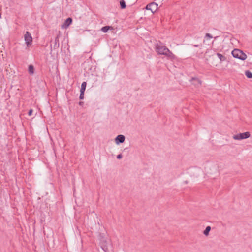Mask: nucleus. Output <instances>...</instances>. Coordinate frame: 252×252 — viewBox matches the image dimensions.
<instances>
[{"label":"nucleus","mask_w":252,"mask_h":252,"mask_svg":"<svg viewBox=\"0 0 252 252\" xmlns=\"http://www.w3.org/2000/svg\"><path fill=\"white\" fill-rule=\"evenodd\" d=\"M156 51L158 54L165 55L170 59L174 60L176 58V56L162 44H157Z\"/></svg>","instance_id":"1"},{"label":"nucleus","mask_w":252,"mask_h":252,"mask_svg":"<svg viewBox=\"0 0 252 252\" xmlns=\"http://www.w3.org/2000/svg\"><path fill=\"white\" fill-rule=\"evenodd\" d=\"M204 171L206 175L213 178L219 174L217 165L212 162L205 163L204 165Z\"/></svg>","instance_id":"2"},{"label":"nucleus","mask_w":252,"mask_h":252,"mask_svg":"<svg viewBox=\"0 0 252 252\" xmlns=\"http://www.w3.org/2000/svg\"><path fill=\"white\" fill-rule=\"evenodd\" d=\"M231 54L233 57L241 60H245L247 58V55L243 51L239 49H234L232 50Z\"/></svg>","instance_id":"3"},{"label":"nucleus","mask_w":252,"mask_h":252,"mask_svg":"<svg viewBox=\"0 0 252 252\" xmlns=\"http://www.w3.org/2000/svg\"><path fill=\"white\" fill-rule=\"evenodd\" d=\"M250 133L249 132H245L244 133H239L233 136L234 140H240L248 138L250 137Z\"/></svg>","instance_id":"4"},{"label":"nucleus","mask_w":252,"mask_h":252,"mask_svg":"<svg viewBox=\"0 0 252 252\" xmlns=\"http://www.w3.org/2000/svg\"><path fill=\"white\" fill-rule=\"evenodd\" d=\"M24 40L27 46L31 45L32 42V38L30 33L27 31L24 35Z\"/></svg>","instance_id":"5"},{"label":"nucleus","mask_w":252,"mask_h":252,"mask_svg":"<svg viewBox=\"0 0 252 252\" xmlns=\"http://www.w3.org/2000/svg\"><path fill=\"white\" fill-rule=\"evenodd\" d=\"M108 242L106 238L102 237L100 240V245L101 248L106 252L108 251Z\"/></svg>","instance_id":"6"},{"label":"nucleus","mask_w":252,"mask_h":252,"mask_svg":"<svg viewBox=\"0 0 252 252\" xmlns=\"http://www.w3.org/2000/svg\"><path fill=\"white\" fill-rule=\"evenodd\" d=\"M158 8V5L155 3L152 2L147 5L145 9L148 10H150L152 13L155 12Z\"/></svg>","instance_id":"7"},{"label":"nucleus","mask_w":252,"mask_h":252,"mask_svg":"<svg viewBox=\"0 0 252 252\" xmlns=\"http://www.w3.org/2000/svg\"><path fill=\"white\" fill-rule=\"evenodd\" d=\"M72 20L71 18H67L64 21V23L61 25L62 29H66L72 23Z\"/></svg>","instance_id":"8"},{"label":"nucleus","mask_w":252,"mask_h":252,"mask_svg":"<svg viewBox=\"0 0 252 252\" xmlns=\"http://www.w3.org/2000/svg\"><path fill=\"white\" fill-rule=\"evenodd\" d=\"M125 137L123 135H119L115 138V143L116 144L119 145L120 143H122L125 141Z\"/></svg>","instance_id":"9"},{"label":"nucleus","mask_w":252,"mask_h":252,"mask_svg":"<svg viewBox=\"0 0 252 252\" xmlns=\"http://www.w3.org/2000/svg\"><path fill=\"white\" fill-rule=\"evenodd\" d=\"M192 81H193V84L195 86H198L201 85V81L198 78H193Z\"/></svg>","instance_id":"10"},{"label":"nucleus","mask_w":252,"mask_h":252,"mask_svg":"<svg viewBox=\"0 0 252 252\" xmlns=\"http://www.w3.org/2000/svg\"><path fill=\"white\" fill-rule=\"evenodd\" d=\"M113 28L112 27H110V26H104V27H103L102 28H101V31L104 32V33H106L108 32V31L109 30V29H112Z\"/></svg>","instance_id":"11"},{"label":"nucleus","mask_w":252,"mask_h":252,"mask_svg":"<svg viewBox=\"0 0 252 252\" xmlns=\"http://www.w3.org/2000/svg\"><path fill=\"white\" fill-rule=\"evenodd\" d=\"M217 56L221 61H224L226 60V57L220 53H217Z\"/></svg>","instance_id":"12"},{"label":"nucleus","mask_w":252,"mask_h":252,"mask_svg":"<svg viewBox=\"0 0 252 252\" xmlns=\"http://www.w3.org/2000/svg\"><path fill=\"white\" fill-rule=\"evenodd\" d=\"M34 71V69L33 66L32 65H29V68H28L29 73L30 74H33Z\"/></svg>","instance_id":"13"},{"label":"nucleus","mask_w":252,"mask_h":252,"mask_svg":"<svg viewBox=\"0 0 252 252\" xmlns=\"http://www.w3.org/2000/svg\"><path fill=\"white\" fill-rule=\"evenodd\" d=\"M86 85H87V83L86 82H82V83L81 84V88L80 92H85Z\"/></svg>","instance_id":"14"},{"label":"nucleus","mask_w":252,"mask_h":252,"mask_svg":"<svg viewBox=\"0 0 252 252\" xmlns=\"http://www.w3.org/2000/svg\"><path fill=\"white\" fill-rule=\"evenodd\" d=\"M210 230H211V227L209 226H207L206 229H205V230L203 232V234L205 236H208Z\"/></svg>","instance_id":"15"},{"label":"nucleus","mask_w":252,"mask_h":252,"mask_svg":"<svg viewBox=\"0 0 252 252\" xmlns=\"http://www.w3.org/2000/svg\"><path fill=\"white\" fill-rule=\"evenodd\" d=\"M245 75L248 78H252V73L249 70L245 71Z\"/></svg>","instance_id":"16"},{"label":"nucleus","mask_w":252,"mask_h":252,"mask_svg":"<svg viewBox=\"0 0 252 252\" xmlns=\"http://www.w3.org/2000/svg\"><path fill=\"white\" fill-rule=\"evenodd\" d=\"M120 5H121V8H122V9H124L126 8V5L125 2L123 0H122L120 1Z\"/></svg>","instance_id":"17"},{"label":"nucleus","mask_w":252,"mask_h":252,"mask_svg":"<svg viewBox=\"0 0 252 252\" xmlns=\"http://www.w3.org/2000/svg\"><path fill=\"white\" fill-rule=\"evenodd\" d=\"M205 37L207 38L208 39H210L213 38L212 36L210 33H206L205 35Z\"/></svg>","instance_id":"18"},{"label":"nucleus","mask_w":252,"mask_h":252,"mask_svg":"<svg viewBox=\"0 0 252 252\" xmlns=\"http://www.w3.org/2000/svg\"><path fill=\"white\" fill-rule=\"evenodd\" d=\"M84 92H80L79 98L80 99H83L84 98Z\"/></svg>","instance_id":"19"},{"label":"nucleus","mask_w":252,"mask_h":252,"mask_svg":"<svg viewBox=\"0 0 252 252\" xmlns=\"http://www.w3.org/2000/svg\"><path fill=\"white\" fill-rule=\"evenodd\" d=\"M122 158V155L121 154H119L118 155H117V158L119 159H121Z\"/></svg>","instance_id":"20"},{"label":"nucleus","mask_w":252,"mask_h":252,"mask_svg":"<svg viewBox=\"0 0 252 252\" xmlns=\"http://www.w3.org/2000/svg\"><path fill=\"white\" fill-rule=\"evenodd\" d=\"M32 113V109L30 110L29 112H28V115L29 116H31Z\"/></svg>","instance_id":"21"},{"label":"nucleus","mask_w":252,"mask_h":252,"mask_svg":"<svg viewBox=\"0 0 252 252\" xmlns=\"http://www.w3.org/2000/svg\"><path fill=\"white\" fill-rule=\"evenodd\" d=\"M250 60L252 62V55H251V56L250 57Z\"/></svg>","instance_id":"22"},{"label":"nucleus","mask_w":252,"mask_h":252,"mask_svg":"<svg viewBox=\"0 0 252 252\" xmlns=\"http://www.w3.org/2000/svg\"><path fill=\"white\" fill-rule=\"evenodd\" d=\"M58 39V36H57L56 38V40H57Z\"/></svg>","instance_id":"23"},{"label":"nucleus","mask_w":252,"mask_h":252,"mask_svg":"<svg viewBox=\"0 0 252 252\" xmlns=\"http://www.w3.org/2000/svg\"><path fill=\"white\" fill-rule=\"evenodd\" d=\"M1 18V14L0 13V19Z\"/></svg>","instance_id":"24"}]
</instances>
